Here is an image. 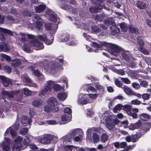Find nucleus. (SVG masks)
<instances>
[{
  "mask_svg": "<svg viewBox=\"0 0 151 151\" xmlns=\"http://www.w3.org/2000/svg\"><path fill=\"white\" fill-rule=\"evenodd\" d=\"M103 45L104 47L109 48L111 50V54L116 56L119 55V53L121 50V47L114 44L104 42Z\"/></svg>",
  "mask_w": 151,
  "mask_h": 151,
  "instance_id": "nucleus-1",
  "label": "nucleus"
},
{
  "mask_svg": "<svg viewBox=\"0 0 151 151\" xmlns=\"http://www.w3.org/2000/svg\"><path fill=\"white\" fill-rule=\"evenodd\" d=\"M22 138L20 137H19L14 140V144L12 148L13 151H20L25 148L22 146Z\"/></svg>",
  "mask_w": 151,
  "mask_h": 151,
  "instance_id": "nucleus-2",
  "label": "nucleus"
},
{
  "mask_svg": "<svg viewBox=\"0 0 151 151\" xmlns=\"http://www.w3.org/2000/svg\"><path fill=\"white\" fill-rule=\"evenodd\" d=\"M54 85V82L52 81H49L47 82L46 88L40 91L39 93V96H44L49 91H51L52 88Z\"/></svg>",
  "mask_w": 151,
  "mask_h": 151,
  "instance_id": "nucleus-3",
  "label": "nucleus"
},
{
  "mask_svg": "<svg viewBox=\"0 0 151 151\" xmlns=\"http://www.w3.org/2000/svg\"><path fill=\"white\" fill-rule=\"evenodd\" d=\"M22 91L19 90L16 91H12L10 92V98L15 97L16 100L19 101L22 99L23 96Z\"/></svg>",
  "mask_w": 151,
  "mask_h": 151,
  "instance_id": "nucleus-4",
  "label": "nucleus"
},
{
  "mask_svg": "<svg viewBox=\"0 0 151 151\" xmlns=\"http://www.w3.org/2000/svg\"><path fill=\"white\" fill-rule=\"evenodd\" d=\"M138 42L139 45V48L140 51L144 54L148 55L149 53V51L144 47V42L141 37L138 38Z\"/></svg>",
  "mask_w": 151,
  "mask_h": 151,
  "instance_id": "nucleus-5",
  "label": "nucleus"
},
{
  "mask_svg": "<svg viewBox=\"0 0 151 151\" xmlns=\"http://www.w3.org/2000/svg\"><path fill=\"white\" fill-rule=\"evenodd\" d=\"M105 122L107 128L110 130L113 129L115 127V124H114L112 119L110 116H108L105 119Z\"/></svg>",
  "mask_w": 151,
  "mask_h": 151,
  "instance_id": "nucleus-6",
  "label": "nucleus"
},
{
  "mask_svg": "<svg viewBox=\"0 0 151 151\" xmlns=\"http://www.w3.org/2000/svg\"><path fill=\"white\" fill-rule=\"evenodd\" d=\"M31 44L36 48V50H41L43 48L44 46L42 43L40 42L37 40H35L31 42Z\"/></svg>",
  "mask_w": 151,
  "mask_h": 151,
  "instance_id": "nucleus-7",
  "label": "nucleus"
},
{
  "mask_svg": "<svg viewBox=\"0 0 151 151\" xmlns=\"http://www.w3.org/2000/svg\"><path fill=\"white\" fill-rule=\"evenodd\" d=\"M36 68V67L35 65H31L28 67L29 69L32 72L33 75L36 76L40 77L41 73L39 70H35Z\"/></svg>",
  "mask_w": 151,
  "mask_h": 151,
  "instance_id": "nucleus-8",
  "label": "nucleus"
},
{
  "mask_svg": "<svg viewBox=\"0 0 151 151\" xmlns=\"http://www.w3.org/2000/svg\"><path fill=\"white\" fill-rule=\"evenodd\" d=\"M10 61H12L11 63L12 66L14 68L20 66L22 64L21 60L17 58H15L12 60L10 57Z\"/></svg>",
  "mask_w": 151,
  "mask_h": 151,
  "instance_id": "nucleus-9",
  "label": "nucleus"
},
{
  "mask_svg": "<svg viewBox=\"0 0 151 151\" xmlns=\"http://www.w3.org/2000/svg\"><path fill=\"white\" fill-rule=\"evenodd\" d=\"M104 23L105 25L101 24L100 26L101 27H102L103 29H105L107 27V26H108L112 24L113 23L112 19L110 18H107L104 20Z\"/></svg>",
  "mask_w": 151,
  "mask_h": 151,
  "instance_id": "nucleus-10",
  "label": "nucleus"
},
{
  "mask_svg": "<svg viewBox=\"0 0 151 151\" xmlns=\"http://www.w3.org/2000/svg\"><path fill=\"white\" fill-rule=\"evenodd\" d=\"M122 56L123 59L125 61L128 63L130 61L131 55L128 52H122Z\"/></svg>",
  "mask_w": 151,
  "mask_h": 151,
  "instance_id": "nucleus-11",
  "label": "nucleus"
},
{
  "mask_svg": "<svg viewBox=\"0 0 151 151\" xmlns=\"http://www.w3.org/2000/svg\"><path fill=\"white\" fill-rule=\"evenodd\" d=\"M103 8V6L101 5L96 6V7L92 6L89 8V10L90 12L94 13L99 12Z\"/></svg>",
  "mask_w": 151,
  "mask_h": 151,
  "instance_id": "nucleus-12",
  "label": "nucleus"
},
{
  "mask_svg": "<svg viewBox=\"0 0 151 151\" xmlns=\"http://www.w3.org/2000/svg\"><path fill=\"white\" fill-rule=\"evenodd\" d=\"M141 125V122L140 121L135 123L131 124L129 126V129L134 130L135 129L139 128Z\"/></svg>",
  "mask_w": 151,
  "mask_h": 151,
  "instance_id": "nucleus-13",
  "label": "nucleus"
},
{
  "mask_svg": "<svg viewBox=\"0 0 151 151\" xmlns=\"http://www.w3.org/2000/svg\"><path fill=\"white\" fill-rule=\"evenodd\" d=\"M139 110L137 108H132L131 111L128 112V115L132 117L133 119H136L137 117V114L136 113L138 112Z\"/></svg>",
  "mask_w": 151,
  "mask_h": 151,
  "instance_id": "nucleus-14",
  "label": "nucleus"
},
{
  "mask_svg": "<svg viewBox=\"0 0 151 151\" xmlns=\"http://www.w3.org/2000/svg\"><path fill=\"white\" fill-rule=\"evenodd\" d=\"M47 103L50 106H52L57 105L58 102L55 98L51 97L49 99Z\"/></svg>",
  "mask_w": 151,
  "mask_h": 151,
  "instance_id": "nucleus-15",
  "label": "nucleus"
},
{
  "mask_svg": "<svg viewBox=\"0 0 151 151\" xmlns=\"http://www.w3.org/2000/svg\"><path fill=\"white\" fill-rule=\"evenodd\" d=\"M5 141L3 143V149L4 151H6L9 150V138H5Z\"/></svg>",
  "mask_w": 151,
  "mask_h": 151,
  "instance_id": "nucleus-16",
  "label": "nucleus"
},
{
  "mask_svg": "<svg viewBox=\"0 0 151 151\" xmlns=\"http://www.w3.org/2000/svg\"><path fill=\"white\" fill-rule=\"evenodd\" d=\"M71 116V114L69 115L63 114L61 116V120L63 122H65V123L68 122L70 121Z\"/></svg>",
  "mask_w": 151,
  "mask_h": 151,
  "instance_id": "nucleus-17",
  "label": "nucleus"
},
{
  "mask_svg": "<svg viewBox=\"0 0 151 151\" xmlns=\"http://www.w3.org/2000/svg\"><path fill=\"white\" fill-rule=\"evenodd\" d=\"M77 148L78 147L73 145H67L64 146V150L65 151H72L73 150L74 151H78Z\"/></svg>",
  "mask_w": 151,
  "mask_h": 151,
  "instance_id": "nucleus-18",
  "label": "nucleus"
},
{
  "mask_svg": "<svg viewBox=\"0 0 151 151\" xmlns=\"http://www.w3.org/2000/svg\"><path fill=\"white\" fill-rule=\"evenodd\" d=\"M122 88H123L124 92L127 95H132V94H135L134 91H132L131 89L127 86L124 85Z\"/></svg>",
  "mask_w": 151,
  "mask_h": 151,
  "instance_id": "nucleus-19",
  "label": "nucleus"
},
{
  "mask_svg": "<svg viewBox=\"0 0 151 151\" xmlns=\"http://www.w3.org/2000/svg\"><path fill=\"white\" fill-rule=\"evenodd\" d=\"M32 104L35 107H40L42 105V101L39 99H36L32 102Z\"/></svg>",
  "mask_w": 151,
  "mask_h": 151,
  "instance_id": "nucleus-20",
  "label": "nucleus"
},
{
  "mask_svg": "<svg viewBox=\"0 0 151 151\" xmlns=\"http://www.w3.org/2000/svg\"><path fill=\"white\" fill-rule=\"evenodd\" d=\"M35 8L37 13H41L45 9L46 6L45 5L40 4L39 6H36Z\"/></svg>",
  "mask_w": 151,
  "mask_h": 151,
  "instance_id": "nucleus-21",
  "label": "nucleus"
},
{
  "mask_svg": "<svg viewBox=\"0 0 151 151\" xmlns=\"http://www.w3.org/2000/svg\"><path fill=\"white\" fill-rule=\"evenodd\" d=\"M31 42H29L27 43H25L22 47L23 50L26 52H29L31 51Z\"/></svg>",
  "mask_w": 151,
  "mask_h": 151,
  "instance_id": "nucleus-22",
  "label": "nucleus"
},
{
  "mask_svg": "<svg viewBox=\"0 0 151 151\" xmlns=\"http://www.w3.org/2000/svg\"><path fill=\"white\" fill-rule=\"evenodd\" d=\"M139 117L142 121H146L150 118V116L149 114L143 113L139 115Z\"/></svg>",
  "mask_w": 151,
  "mask_h": 151,
  "instance_id": "nucleus-23",
  "label": "nucleus"
},
{
  "mask_svg": "<svg viewBox=\"0 0 151 151\" xmlns=\"http://www.w3.org/2000/svg\"><path fill=\"white\" fill-rule=\"evenodd\" d=\"M129 31L132 33L135 34L137 35H139V32H138L139 29L135 27H132V26H129Z\"/></svg>",
  "mask_w": 151,
  "mask_h": 151,
  "instance_id": "nucleus-24",
  "label": "nucleus"
},
{
  "mask_svg": "<svg viewBox=\"0 0 151 151\" xmlns=\"http://www.w3.org/2000/svg\"><path fill=\"white\" fill-rule=\"evenodd\" d=\"M0 78L4 85L5 86H7L9 85V82L7 79L4 76H0Z\"/></svg>",
  "mask_w": 151,
  "mask_h": 151,
  "instance_id": "nucleus-25",
  "label": "nucleus"
},
{
  "mask_svg": "<svg viewBox=\"0 0 151 151\" xmlns=\"http://www.w3.org/2000/svg\"><path fill=\"white\" fill-rule=\"evenodd\" d=\"M105 42H102L101 43V44H100L96 42H93L91 44L92 47L94 48H100L102 47L103 46H104L103 45V43Z\"/></svg>",
  "mask_w": 151,
  "mask_h": 151,
  "instance_id": "nucleus-26",
  "label": "nucleus"
},
{
  "mask_svg": "<svg viewBox=\"0 0 151 151\" xmlns=\"http://www.w3.org/2000/svg\"><path fill=\"white\" fill-rule=\"evenodd\" d=\"M137 6L140 9H144L145 7V4L143 2L138 1L136 3Z\"/></svg>",
  "mask_w": 151,
  "mask_h": 151,
  "instance_id": "nucleus-27",
  "label": "nucleus"
},
{
  "mask_svg": "<svg viewBox=\"0 0 151 151\" xmlns=\"http://www.w3.org/2000/svg\"><path fill=\"white\" fill-rule=\"evenodd\" d=\"M91 30L95 33H99L101 30V28L96 25L91 26Z\"/></svg>",
  "mask_w": 151,
  "mask_h": 151,
  "instance_id": "nucleus-28",
  "label": "nucleus"
},
{
  "mask_svg": "<svg viewBox=\"0 0 151 151\" xmlns=\"http://www.w3.org/2000/svg\"><path fill=\"white\" fill-rule=\"evenodd\" d=\"M92 137L93 138V141L94 143H97L99 142V137L96 133H93Z\"/></svg>",
  "mask_w": 151,
  "mask_h": 151,
  "instance_id": "nucleus-29",
  "label": "nucleus"
},
{
  "mask_svg": "<svg viewBox=\"0 0 151 151\" xmlns=\"http://www.w3.org/2000/svg\"><path fill=\"white\" fill-rule=\"evenodd\" d=\"M57 98L60 100H64L66 98L65 94L63 93H60L57 94Z\"/></svg>",
  "mask_w": 151,
  "mask_h": 151,
  "instance_id": "nucleus-30",
  "label": "nucleus"
},
{
  "mask_svg": "<svg viewBox=\"0 0 151 151\" xmlns=\"http://www.w3.org/2000/svg\"><path fill=\"white\" fill-rule=\"evenodd\" d=\"M31 141L28 136H26L23 140L24 145L25 146V147L28 146L29 143Z\"/></svg>",
  "mask_w": 151,
  "mask_h": 151,
  "instance_id": "nucleus-31",
  "label": "nucleus"
},
{
  "mask_svg": "<svg viewBox=\"0 0 151 151\" xmlns=\"http://www.w3.org/2000/svg\"><path fill=\"white\" fill-rule=\"evenodd\" d=\"M123 109L127 112V114L128 112H130L132 110L131 106L128 104H126L123 106Z\"/></svg>",
  "mask_w": 151,
  "mask_h": 151,
  "instance_id": "nucleus-32",
  "label": "nucleus"
},
{
  "mask_svg": "<svg viewBox=\"0 0 151 151\" xmlns=\"http://www.w3.org/2000/svg\"><path fill=\"white\" fill-rule=\"evenodd\" d=\"M42 26L43 24L41 22L39 21L36 22L35 27L39 31H41L42 30Z\"/></svg>",
  "mask_w": 151,
  "mask_h": 151,
  "instance_id": "nucleus-33",
  "label": "nucleus"
},
{
  "mask_svg": "<svg viewBox=\"0 0 151 151\" xmlns=\"http://www.w3.org/2000/svg\"><path fill=\"white\" fill-rule=\"evenodd\" d=\"M54 137L50 134H47L44 137V139L47 141V142H49L52 140Z\"/></svg>",
  "mask_w": 151,
  "mask_h": 151,
  "instance_id": "nucleus-34",
  "label": "nucleus"
},
{
  "mask_svg": "<svg viewBox=\"0 0 151 151\" xmlns=\"http://www.w3.org/2000/svg\"><path fill=\"white\" fill-rule=\"evenodd\" d=\"M108 139V135L105 133H104L101 136V141L102 142H105Z\"/></svg>",
  "mask_w": 151,
  "mask_h": 151,
  "instance_id": "nucleus-35",
  "label": "nucleus"
},
{
  "mask_svg": "<svg viewBox=\"0 0 151 151\" xmlns=\"http://www.w3.org/2000/svg\"><path fill=\"white\" fill-rule=\"evenodd\" d=\"M49 17V19L52 22L55 23L57 20V17L54 14H49L48 16Z\"/></svg>",
  "mask_w": 151,
  "mask_h": 151,
  "instance_id": "nucleus-36",
  "label": "nucleus"
},
{
  "mask_svg": "<svg viewBox=\"0 0 151 151\" xmlns=\"http://www.w3.org/2000/svg\"><path fill=\"white\" fill-rule=\"evenodd\" d=\"M93 18L95 20H97L98 21H101L103 20L104 19V15L103 14H99L93 16Z\"/></svg>",
  "mask_w": 151,
  "mask_h": 151,
  "instance_id": "nucleus-37",
  "label": "nucleus"
},
{
  "mask_svg": "<svg viewBox=\"0 0 151 151\" xmlns=\"http://www.w3.org/2000/svg\"><path fill=\"white\" fill-rule=\"evenodd\" d=\"M71 6L65 3H62L60 5V7L61 9L66 10H68L70 8Z\"/></svg>",
  "mask_w": 151,
  "mask_h": 151,
  "instance_id": "nucleus-38",
  "label": "nucleus"
},
{
  "mask_svg": "<svg viewBox=\"0 0 151 151\" xmlns=\"http://www.w3.org/2000/svg\"><path fill=\"white\" fill-rule=\"evenodd\" d=\"M47 37V36L45 34H44L42 35H39L38 36V39L43 41L44 42L46 40Z\"/></svg>",
  "mask_w": 151,
  "mask_h": 151,
  "instance_id": "nucleus-39",
  "label": "nucleus"
},
{
  "mask_svg": "<svg viewBox=\"0 0 151 151\" xmlns=\"http://www.w3.org/2000/svg\"><path fill=\"white\" fill-rule=\"evenodd\" d=\"M58 68L56 63H53L52 64L50 67V69L52 72L54 71V70L57 69Z\"/></svg>",
  "mask_w": 151,
  "mask_h": 151,
  "instance_id": "nucleus-40",
  "label": "nucleus"
},
{
  "mask_svg": "<svg viewBox=\"0 0 151 151\" xmlns=\"http://www.w3.org/2000/svg\"><path fill=\"white\" fill-rule=\"evenodd\" d=\"M28 129L27 128H22L20 130V134L22 135H25L28 133Z\"/></svg>",
  "mask_w": 151,
  "mask_h": 151,
  "instance_id": "nucleus-41",
  "label": "nucleus"
},
{
  "mask_svg": "<svg viewBox=\"0 0 151 151\" xmlns=\"http://www.w3.org/2000/svg\"><path fill=\"white\" fill-rule=\"evenodd\" d=\"M123 106L121 104H119L116 106L114 108V111H117L120 110Z\"/></svg>",
  "mask_w": 151,
  "mask_h": 151,
  "instance_id": "nucleus-42",
  "label": "nucleus"
},
{
  "mask_svg": "<svg viewBox=\"0 0 151 151\" xmlns=\"http://www.w3.org/2000/svg\"><path fill=\"white\" fill-rule=\"evenodd\" d=\"M120 28L123 31L125 32L127 31V28L125 24L122 23H120Z\"/></svg>",
  "mask_w": 151,
  "mask_h": 151,
  "instance_id": "nucleus-43",
  "label": "nucleus"
},
{
  "mask_svg": "<svg viewBox=\"0 0 151 151\" xmlns=\"http://www.w3.org/2000/svg\"><path fill=\"white\" fill-rule=\"evenodd\" d=\"M115 84L118 87H122V86L121 82L119 81L118 79H116L115 80Z\"/></svg>",
  "mask_w": 151,
  "mask_h": 151,
  "instance_id": "nucleus-44",
  "label": "nucleus"
},
{
  "mask_svg": "<svg viewBox=\"0 0 151 151\" xmlns=\"http://www.w3.org/2000/svg\"><path fill=\"white\" fill-rule=\"evenodd\" d=\"M29 145L30 148L32 149V150H33L34 151H36L38 148L37 146L33 143H31Z\"/></svg>",
  "mask_w": 151,
  "mask_h": 151,
  "instance_id": "nucleus-45",
  "label": "nucleus"
},
{
  "mask_svg": "<svg viewBox=\"0 0 151 151\" xmlns=\"http://www.w3.org/2000/svg\"><path fill=\"white\" fill-rule=\"evenodd\" d=\"M45 26L47 30H51L52 27V25L50 23H47V24H45Z\"/></svg>",
  "mask_w": 151,
  "mask_h": 151,
  "instance_id": "nucleus-46",
  "label": "nucleus"
},
{
  "mask_svg": "<svg viewBox=\"0 0 151 151\" xmlns=\"http://www.w3.org/2000/svg\"><path fill=\"white\" fill-rule=\"evenodd\" d=\"M23 93L26 96H29L31 94V92L27 88H24L23 89Z\"/></svg>",
  "mask_w": 151,
  "mask_h": 151,
  "instance_id": "nucleus-47",
  "label": "nucleus"
},
{
  "mask_svg": "<svg viewBox=\"0 0 151 151\" xmlns=\"http://www.w3.org/2000/svg\"><path fill=\"white\" fill-rule=\"evenodd\" d=\"M44 111L46 112L49 113L51 111V108L48 105H45L44 107Z\"/></svg>",
  "mask_w": 151,
  "mask_h": 151,
  "instance_id": "nucleus-48",
  "label": "nucleus"
},
{
  "mask_svg": "<svg viewBox=\"0 0 151 151\" xmlns=\"http://www.w3.org/2000/svg\"><path fill=\"white\" fill-rule=\"evenodd\" d=\"M131 142H135L138 140V139L137 138V137L135 134L132 135L131 136Z\"/></svg>",
  "mask_w": 151,
  "mask_h": 151,
  "instance_id": "nucleus-49",
  "label": "nucleus"
},
{
  "mask_svg": "<svg viewBox=\"0 0 151 151\" xmlns=\"http://www.w3.org/2000/svg\"><path fill=\"white\" fill-rule=\"evenodd\" d=\"M53 88L55 91H60V86L58 84L54 85Z\"/></svg>",
  "mask_w": 151,
  "mask_h": 151,
  "instance_id": "nucleus-50",
  "label": "nucleus"
},
{
  "mask_svg": "<svg viewBox=\"0 0 151 151\" xmlns=\"http://www.w3.org/2000/svg\"><path fill=\"white\" fill-rule=\"evenodd\" d=\"M64 112L65 113H67V115H69V114H71L72 110L70 108L67 107L65 109Z\"/></svg>",
  "mask_w": 151,
  "mask_h": 151,
  "instance_id": "nucleus-51",
  "label": "nucleus"
},
{
  "mask_svg": "<svg viewBox=\"0 0 151 151\" xmlns=\"http://www.w3.org/2000/svg\"><path fill=\"white\" fill-rule=\"evenodd\" d=\"M10 134L12 137H15L17 134L16 131L12 129H10Z\"/></svg>",
  "mask_w": 151,
  "mask_h": 151,
  "instance_id": "nucleus-52",
  "label": "nucleus"
},
{
  "mask_svg": "<svg viewBox=\"0 0 151 151\" xmlns=\"http://www.w3.org/2000/svg\"><path fill=\"white\" fill-rule=\"evenodd\" d=\"M53 37H52L51 39H48L47 38V39L45 41L44 43L47 45H50L53 42Z\"/></svg>",
  "mask_w": 151,
  "mask_h": 151,
  "instance_id": "nucleus-53",
  "label": "nucleus"
},
{
  "mask_svg": "<svg viewBox=\"0 0 151 151\" xmlns=\"http://www.w3.org/2000/svg\"><path fill=\"white\" fill-rule=\"evenodd\" d=\"M142 97L144 100H148L150 98V95L147 93L143 94L142 95Z\"/></svg>",
  "mask_w": 151,
  "mask_h": 151,
  "instance_id": "nucleus-54",
  "label": "nucleus"
},
{
  "mask_svg": "<svg viewBox=\"0 0 151 151\" xmlns=\"http://www.w3.org/2000/svg\"><path fill=\"white\" fill-rule=\"evenodd\" d=\"M134 147L132 145H129L126 146V148L122 151H128L129 150H132Z\"/></svg>",
  "mask_w": 151,
  "mask_h": 151,
  "instance_id": "nucleus-55",
  "label": "nucleus"
},
{
  "mask_svg": "<svg viewBox=\"0 0 151 151\" xmlns=\"http://www.w3.org/2000/svg\"><path fill=\"white\" fill-rule=\"evenodd\" d=\"M24 82L27 83H31L32 81L30 78L27 77H24L23 79Z\"/></svg>",
  "mask_w": 151,
  "mask_h": 151,
  "instance_id": "nucleus-56",
  "label": "nucleus"
},
{
  "mask_svg": "<svg viewBox=\"0 0 151 151\" xmlns=\"http://www.w3.org/2000/svg\"><path fill=\"white\" fill-rule=\"evenodd\" d=\"M148 84L147 82L146 81H142L140 83L141 86L144 87H147L148 86Z\"/></svg>",
  "mask_w": 151,
  "mask_h": 151,
  "instance_id": "nucleus-57",
  "label": "nucleus"
},
{
  "mask_svg": "<svg viewBox=\"0 0 151 151\" xmlns=\"http://www.w3.org/2000/svg\"><path fill=\"white\" fill-rule=\"evenodd\" d=\"M46 123L47 124L50 125H54L57 124L56 121L53 120H47V121Z\"/></svg>",
  "mask_w": 151,
  "mask_h": 151,
  "instance_id": "nucleus-58",
  "label": "nucleus"
},
{
  "mask_svg": "<svg viewBox=\"0 0 151 151\" xmlns=\"http://www.w3.org/2000/svg\"><path fill=\"white\" fill-rule=\"evenodd\" d=\"M0 31L1 32H3L6 34H9V30H7L6 29H4L0 27Z\"/></svg>",
  "mask_w": 151,
  "mask_h": 151,
  "instance_id": "nucleus-59",
  "label": "nucleus"
},
{
  "mask_svg": "<svg viewBox=\"0 0 151 151\" xmlns=\"http://www.w3.org/2000/svg\"><path fill=\"white\" fill-rule=\"evenodd\" d=\"M127 144L126 142H123L120 143V148H125L127 146Z\"/></svg>",
  "mask_w": 151,
  "mask_h": 151,
  "instance_id": "nucleus-60",
  "label": "nucleus"
},
{
  "mask_svg": "<svg viewBox=\"0 0 151 151\" xmlns=\"http://www.w3.org/2000/svg\"><path fill=\"white\" fill-rule=\"evenodd\" d=\"M131 102L132 104L136 105H139L141 103V101L137 100H133Z\"/></svg>",
  "mask_w": 151,
  "mask_h": 151,
  "instance_id": "nucleus-61",
  "label": "nucleus"
},
{
  "mask_svg": "<svg viewBox=\"0 0 151 151\" xmlns=\"http://www.w3.org/2000/svg\"><path fill=\"white\" fill-rule=\"evenodd\" d=\"M95 84V86L97 90H99L101 89V86L99 82L96 83Z\"/></svg>",
  "mask_w": 151,
  "mask_h": 151,
  "instance_id": "nucleus-62",
  "label": "nucleus"
},
{
  "mask_svg": "<svg viewBox=\"0 0 151 151\" xmlns=\"http://www.w3.org/2000/svg\"><path fill=\"white\" fill-rule=\"evenodd\" d=\"M79 129H75L73 130L71 133V135L73 136H75L77 134H78Z\"/></svg>",
  "mask_w": 151,
  "mask_h": 151,
  "instance_id": "nucleus-63",
  "label": "nucleus"
},
{
  "mask_svg": "<svg viewBox=\"0 0 151 151\" xmlns=\"http://www.w3.org/2000/svg\"><path fill=\"white\" fill-rule=\"evenodd\" d=\"M122 80L126 84H129L131 82L127 78H122Z\"/></svg>",
  "mask_w": 151,
  "mask_h": 151,
  "instance_id": "nucleus-64",
  "label": "nucleus"
}]
</instances>
